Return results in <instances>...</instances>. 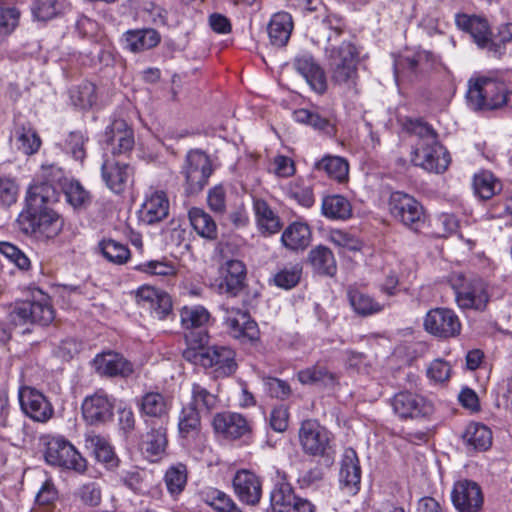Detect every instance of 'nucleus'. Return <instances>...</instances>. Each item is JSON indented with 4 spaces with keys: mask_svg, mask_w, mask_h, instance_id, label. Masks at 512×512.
Masks as SVG:
<instances>
[{
    "mask_svg": "<svg viewBox=\"0 0 512 512\" xmlns=\"http://www.w3.org/2000/svg\"><path fill=\"white\" fill-rule=\"evenodd\" d=\"M56 201L57 195L51 186L31 185L26 196V210L18 218L22 231L48 239L56 237L62 230L63 221L48 206Z\"/></svg>",
    "mask_w": 512,
    "mask_h": 512,
    "instance_id": "1",
    "label": "nucleus"
},
{
    "mask_svg": "<svg viewBox=\"0 0 512 512\" xmlns=\"http://www.w3.org/2000/svg\"><path fill=\"white\" fill-rule=\"evenodd\" d=\"M467 101L474 110L512 108V91L501 81L479 77L469 81Z\"/></svg>",
    "mask_w": 512,
    "mask_h": 512,
    "instance_id": "2",
    "label": "nucleus"
},
{
    "mask_svg": "<svg viewBox=\"0 0 512 512\" xmlns=\"http://www.w3.org/2000/svg\"><path fill=\"white\" fill-rule=\"evenodd\" d=\"M449 282L459 308L478 312L486 310L492 293L489 285L482 278L452 273Z\"/></svg>",
    "mask_w": 512,
    "mask_h": 512,
    "instance_id": "3",
    "label": "nucleus"
},
{
    "mask_svg": "<svg viewBox=\"0 0 512 512\" xmlns=\"http://www.w3.org/2000/svg\"><path fill=\"white\" fill-rule=\"evenodd\" d=\"M325 52L332 81L347 87L355 86L358 77L356 47L351 42H342L337 47H326Z\"/></svg>",
    "mask_w": 512,
    "mask_h": 512,
    "instance_id": "4",
    "label": "nucleus"
},
{
    "mask_svg": "<svg viewBox=\"0 0 512 512\" xmlns=\"http://www.w3.org/2000/svg\"><path fill=\"white\" fill-rule=\"evenodd\" d=\"M389 211L396 220L415 233H420L426 226L423 206L409 194L393 192L389 198Z\"/></svg>",
    "mask_w": 512,
    "mask_h": 512,
    "instance_id": "5",
    "label": "nucleus"
},
{
    "mask_svg": "<svg viewBox=\"0 0 512 512\" xmlns=\"http://www.w3.org/2000/svg\"><path fill=\"white\" fill-rule=\"evenodd\" d=\"M185 177V191L189 195L198 194L207 185L213 173L209 156L200 150H192L186 156L182 169Z\"/></svg>",
    "mask_w": 512,
    "mask_h": 512,
    "instance_id": "6",
    "label": "nucleus"
},
{
    "mask_svg": "<svg viewBox=\"0 0 512 512\" xmlns=\"http://www.w3.org/2000/svg\"><path fill=\"white\" fill-rule=\"evenodd\" d=\"M186 343L206 345L209 335L207 324L210 313L203 306L183 307L180 313Z\"/></svg>",
    "mask_w": 512,
    "mask_h": 512,
    "instance_id": "7",
    "label": "nucleus"
},
{
    "mask_svg": "<svg viewBox=\"0 0 512 512\" xmlns=\"http://www.w3.org/2000/svg\"><path fill=\"white\" fill-rule=\"evenodd\" d=\"M455 21L459 29L471 35L479 48L488 49L494 54L501 55L500 44L493 39V33L486 18L478 15L458 14Z\"/></svg>",
    "mask_w": 512,
    "mask_h": 512,
    "instance_id": "8",
    "label": "nucleus"
},
{
    "mask_svg": "<svg viewBox=\"0 0 512 512\" xmlns=\"http://www.w3.org/2000/svg\"><path fill=\"white\" fill-rule=\"evenodd\" d=\"M424 328L433 336L448 339L460 334L461 323L453 310L434 308L426 314Z\"/></svg>",
    "mask_w": 512,
    "mask_h": 512,
    "instance_id": "9",
    "label": "nucleus"
},
{
    "mask_svg": "<svg viewBox=\"0 0 512 512\" xmlns=\"http://www.w3.org/2000/svg\"><path fill=\"white\" fill-rule=\"evenodd\" d=\"M224 324L228 334L241 342H255L259 340L260 332L257 323L251 319L246 311L239 308H224Z\"/></svg>",
    "mask_w": 512,
    "mask_h": 512,
    "instance_id": "10",
    "label": "nucleus"
},
{
    "mask_svg": "<svg viewBox=\"0 0 512 512\" xmlns=\"http://www.w3.org/2000/svg\"><path fill=\"white\" fill-rule=\"evenodd\" d=\"M411 161L429 172L443 173L450 164V156L437 140L435 144L418 145L413 151Z\"/></svg>",
    "mask_w": 512,
    "mask_h": 512,
    "instance_id": "11",
    "label": "nucleus"
},
{
    "mask_svg": "<svg viewBox=\"0 0 512 512\" xmlns=\"http://www.w3.org/2000/svg\"><path fill=\"white\" fill-rule=\"evenodd\" d=\"M393 411L402 419L426 417L433 412V405L423 396L411 391H400L391 399Z\"/></svg>",
    "mask_w": 512,
    "mask_h": 512,
    "instance_id": "12",
    "label": "nucleus"
},
{
    "mask_svg": "<svg viewBox=\"0 0 512 512\" xmlns=\"http://www.w3.org/2000/svg\"><path fill=\"white\" fill-rule=\"evenodd\" d=\"M53 307L47 302H22L17 304L10 313V319L14 325H22L27 322L49 325L54 320Z\"/></svg>",
    "mask_w": 512,
    "mask_h": 512,
    "instance_id": "13",
    "label": "nucleus"
},
{
    "mask_svg": "<svg viewBox=\"0 0 512 512\" xmlns=\"http://www.w3.org/2000/svg\"><path fill=\"white\" fill-rule=\"evenodd\" d=\"M101 176L112 192L121 194L133 183L134 169L129 163L107 158L102 164Z\"/></svg>",
    "mask_w": 512,
    "mask_h": 512,
    "instance_id": "14",
    "label": "nucleus"
},
{
    "mask_svg": "<svg viewBox=\"0 0 512 512\" xmlns=\"http://www.w3.org/2000/svg\"><path fill=\"white\" fill-rule=\"evenodd\" d=\"M212 427L218 436L229 440L246 437L252 432L250 423L242 414L229 411L215 414Z\"/></svg>",
    "mask_w": 512,
    "mask_h": 512,
    "instance_id": "15",
    "label": "nucleus"
},
{
    "mask_svg": "<svg viewBox=\"0 0 512 512\" xmlns=\"http://www.w3.org/2000/svg\"><path fill=\"white\" fill-rule=\"evenodd\" d=\"M451 498L459 512H479L484 501L480 486L467 479L459 480L454 484Z\"/></svg>",
    "mask_w": 512,
    "mask_h": 512,
    "instance_id": "16",
    "label": "nucleus"
},
{
    "mask_svg": "<svg viewBox=\"0 0 512 512\" xmlns=\"http://www.w3.org/2000/svg\"><path fill=\"white\" fill-rule=\"evenodd\" d=\"M23 412L37 422H46L53 415V407L48 399L34 388L25 387L19 392Z\"/></svg>",
    "mask_w": 512,
    "mask_h": 512,
    "instance_id": "17",
    "label": "nucleus"
},
{
    "mask_svg": "<svg viewBox=\"0 0 512 512\" xmlns=\"http://www.w3.org/2000/svg\"><path fill=\"white\" fill-rule=\"evenodd\" d=\"M293 67L304 77L313 91L318 94L326 92L327 80L325 72L311 55L303 54L295 57Z\"/></svg>",
    "mask_w": 512,
    "mask_h": 512,
    "instance_id": "18",
    "label": "nucleus"
},
{
    "mask_svg": "<svg viewBox=\"0 0 512 512\" xmlns=\"http://www.w3.org/2000/svg\"><path fill=\"white\" fill-rule=\"evenodd\" d=\"M220 275V291L230 296H237L245 286L246 266L240 260H228L221 266Z\"/></svg>",
    "mask_w": 512,
    "mask_h": 512,
    "instance_id": "19",
    "label": "nucleus"
},
{
    "mask_svg": "<svg viewBox=\"0 0 512 512\" xmlns=\"http://www.w3.org/2000/svg\"><path fill=\"white\" fill-rule=\"evenodd\" d=\"M114 405L106 394L96 392L88 396L82 403V415L88 424H100L113 416Z\"/></svg>",
    "mask_w": 512,
    "mask_h": 512,
    "instance_id": "20",
    "label": "nucleus"
},
{
    "mask_svg": "<svg viewBox=\"0 0 512 512\" xmlns=\"http://www.w3.org/2000/svg\"><path fill=\"white\" fill-rule=\"evenodd\" d=\"M341 489L348 495L354 496L360 490L361 467L356 450H346L341 462L339 473Z\"/></svg>",
    "mask_w": 512,
    "mask_h": 512,
    "instance_id": "21",
    "label": "nucleus"
},
{
    "mask_svg": "<svg viewBox=\"0 0 512 512\" xmlns=\"http://www.w3.org/2000/svg\"><path fill=\"white\" fill-rule=\"evenodd\" d=\"M105 141L112 146L113 155H121L130 152L135 144L133 130L128 124L117 119L107 127L105 131Z\"/></svg>",
    "mask_w": 512,
    "mask_h": 512,
    "instance_id": "22",
    "label": "nucleus"
},
{
    "mask_svg": "<svg viewBox=\"0 0 512 512\" xmlns=\"http://www.w3.org/2000/svg\"><path fill=\"white\" fill-rule=\"evenodd\" d=\"M93 365L99 374L108 377H128L134 371L133 364L115 352L98 354Z\"/></svg>",
    "mask_w": 512,
    "mask_h": 512,
    "instance_id": "23",
    "label": "nucleus"
},
{
    "mask_svg": "<svg viewBox=\"0 0 512 512\" xmlns=\"http://www.w3.org/2000/svg\"><path fill=\"white\" fill-rule=\"evenodd\" d=\"M233 487L240 501L248 505L257 504L261 498L260 480L250 471H238L233 479Z\"/></svg>",
    "mask_w": 512,
    "mask_h": 512,
    "instance_id": "24",
    "label": "nucleus"
},
{
    "mask_svg": "<svg viewBox=\"0 0 512 512\" xmlns=\"http://www.w3.org/2000/svg\"><path fill=\"white\" fill-rule=\"evenodd\" d=\"M205 368H214L219 376H230L235 373L237 363L235 352L225 346H211L206 349Z\"/></svg>",
    "mask_w": 512,
    "mask_h": 512,
    "instance_id": "25",
    "label": "nucleus"
},
{
    "mask_svg": "<svg viewBox=\"0 0 512 512\" xmlns=\"http://www.w3.org/2000/svg\"><path fill=\"white\" fill-rule=\"evenodd\" d=\"M346 296L350 307L360 317H369L380 313L384 305L374 297L359 289L356 285H349L346 289Z\"/></svg>",
    "mask_w": 512,
    "mask_h": 512,
    "instance_id": "26",
    "label": "nucleus"
},
{
    "mask_svg": "<svg viewBox=\"0 0 512 512\" xmlns=\"http://www.w3.org/2000/svg\"><path fill=\"white\" fill-rule=\"evenodd\" d=\"M169 200L163 191H153L145 200L140 210L141 220L155 224L168 216Z\"/></svg>",
    "mask_w": 512,
    "mask_h": 512,
    "instance_id": "27",
    "label": "nucleus"
},
{
    "mask_svg": "<svg viewBox=\"0 0 512 512\" xmlns=\"http://www.w3.org/2000/svg\"><path fill=\"white\" fill-rule=\"evenodd\" d=\"M299 439L303 448H326L330 443V432L318 421L308 419L301 424Z\"/></svg>",
    "mask_w": 512,
    "mask_h": 512,
    "instance_id": "28",
    "label": "nucleus"
},
{
    "mask_svg": "<svg viewBox=\"0 0 512 512\" xmlns=\"http://www.w3.org/2000/svg\"><path fill=\"white\" fill-rule=\"evenodd\" d=\"M293 30V20L289 13H275L267 27L270 43L276 47H284L288 43Z\"/></svg>",
    "mask_w": 512,
    "mask_h": 512,
    "instance_id": "29",
    "label": "nucleus"
},
{
    "mask_svg": "<svg viewBox=\"0 0 512 512\" xmlns=\"http://www.w3.org/2000/svg\"><path fill=\"white\" fill-rule=\"evenodd\" d=\"M48 464L65 469H73L82 473L86 470L87 462L78 450H46L44 454Z\"/></svg>",
    "mask_w": 512,
    "mask_h": 512,
    "instance_id": "30",
    "label": "nucleus"
},
{
    "mask_svg": "<svg viewBox=\"0 0 512 512\" xmlns=\"http://www.w3.org/2000/svg\"><path fill=\"white\" fill-rule=\"evenodd\" d=\"M311 237L312 233L308 224L293 222L283 231L281 241L287 249L298 251L309 246Z\"/></svg>",
    "mask_w": 512,
    "mask_h": 512,
    "instance_id": "31",
    "label": "nucleus"
},
{
    "mask_svg": "<svg viewBox=\"0 0 512 512\" xmlns=\"http://www.w3.org/2000/svg\"><path fill=\"white\" fill-rule=\"evenodd\" d=\"M307 262L314 272L319 275L334 276L337 272V264L333 252L324 245H318L311 249L307 256Z\"/></svg>",
    "mask_w": 512,
    "mask_h": 512,
    "instance_id": "32",
    "label": "nucleus"
},
{
    "mask_svg": "<svg viewBox=\"0 0 512 512\" xmlns=\"http://www.w3.org/2000/svg\"><path fill=\"white\" fill-rule=\"evenodd\" d=\"M126 47L134 53L156 47L160 40V34L152 28L129 30L124 34Z\"/></svg>",
    "mask_w": 512,
    "mask_h": 512,
    "instance_id": "33",
    "label": "nucleus"
},
{
    "mask_svg": "<svg viewBox=\"0 0 512 512\" xmlns=\"http://www.w3.org/2000/svg\"><path fill=\"white\" fill-rule=\"evenodd\" d=\"M255 216L260 231L264 234H275L281 227L280 218L263 199H255L253 203Z\"/></svg>",
    "mask_w": 512,
    "mask_h": 512,
    "instance_id": "34",
    "label": "nucleus"
},
{
    "mask_svg": "<svg viewBox=\"0 0 512 512\" xmlns=\"http://www.w3.org/2000/svg\"><path fill=\"white\" fill-rule=\"evenodd\" d=\"M188 217L193 229L199 236L209 240L217 238V225L206 211L193 207L189 210Z\"/></svg>",
    "mask_w": 512,
    "mask_h": 512,
    "instance_id": "35",
    "label": "nucleus"
},
{
    "mask_svg": "<svg viewBox=\"0 0 512 512\" xmlns=\"http://www.w3.org/2000/svg\"><path fill=\"white\" fill-rule=\"evenodd\" d=\"M322 212L330 219L346 220L352 216V206L344 196L330 195L322 201Z\"/></svg>",
    "mask_w": 512,
    "mask_h": 512,
    "instance_id": "36",
    "label": "nucleus"
},
{
    "mask_svg": "<svg viewBox=\"0 0 512 512\" xmlns=\"http://www.w3.org/2000/svg\"><path fill=\"white\" fill-rule=\"evenodd\" d=\"M89 137L82 130H74L67 134L63 140L62 148L66 154H69L75 161L82 163L87 155V143Z\"/></svg>",
    "mask_w": 512,
    "mask_h": 512,
    "instance_id": "37",
    "label": "nucleus"
},
{
    "mask_svg": "<svg viewBox=\"0 0 512 512\" xmlns=\"http://www.w3.org/2000/svg\"><path fill=\"white\" fill-rule=\"evenodd\" d=\"M169 409V400L159 392H148L141 399L140 410L148 417L161 418Z\"/></svg>",
    "mask_w": 512,
    "mask_h": 512,
    "instance_id": "38",
    "label": "nucleus"
},
{
    "mask_svg": "<svg viewBox=\"0 0 512 512\" xmlns=\"http://www.w3.org/2000/svg\"><path fill=\"white\" fill-rule=\"evenodd\" d=\"M61 190L67 202L75 209H86L91 203V194L77 180H65Z\"/></svg>",
    "mask_w": 512,
    "mask_h": 512,
    "instance_id": "39",
    "label": "nucleus"
},
{
    "mask_svg": "<svg viewBox=\"0 0 512 512\" xmlns=\"http://www.w3.org/2000/svg\"><path fill=\"white\" fill-rule=\"evenodd\" d=\"M464 443L473 448H490L492 445V431L480 423H470L462 435Z\"/></svg>",
    "mask_w": 512,
    "mask_h": 512,
    "instance_id": "40",
    "label": "nucleus"
},
{
    "mask_svg": "<svg viewBox=\"0 0 512 512\" xmlns=\"http://www.w3.org/2000/svg\"><path fill=\"white\" fill-rule=\"evenodd\" d=\"M315 169L324 171L328 177L342 182L348 177L349 165L338 156H325L315 163Z\"/></svg>",
    "mask_w": 512,
    "mask_h": 512,
    "instance_id": "41",
    "label": "nucleus"
},
{
    "mask_svg": "<svg viewBox=\"0 0 512 512\" xmlns=\"http://www.w3.org/2000/svg\"><path fill=\"white\" fill-rule=\"evenodd\" d=\"M297 376L298 380L305 385L322 383L328 386L336 384L338 380V377L335 373L329 371L325 366L319 364L299 371Z\"/></svg>",
    "mask_w": 512,
    "mask_h": 512,
    "instance_id": "42",
    "label": "nucleus"
},
{
    "mask_svg": "<svg viewBox=\"0 0 512 512\" xmlns=\"http://www.w3.org/2000/svg\"><path fill=\"white\" fill-rule=\"evenodd\" d=\"M270 501L274 512H290L296 496L288 483H279L272 490Z\"/></svg>",
    "mask_w": 512,
    "mask_h": 512,
    "instance_id": "43",
    "label": "nucleus"
},
{
    "mask_svg": "<svg viewBox=\"0 0 512 512\" xmlns=\"http://www.w3.org/2000/svg\"><path fill=\"white\" fill-rule=\"evenodd\" d=\"M473 187L475 194L482 200L491 199L501 190L500 182L488 171H483L474 176Z\"/></svg>",
    "mask_w": 512,
    "mask_h": 512,
    "instance_id": "44",
    "label": "nucleus"
},
{
    "mask_svg": "<svg viewBox=\"0 0 512 512\" xmlns=\"http://www.w3.org/2000/svg\"><path fill=\"white\" fill-rule=\"evenodd\" d=\"M70 98L74 106L88 109L97 101L96 86L92 82L83 81L70 91Z\"/></svg>",
    "mask_w": 512,
    "mask_h": 512,
    "instance_id": "45",
    "label": "nucleus"
},
{
    "mask_svg": "<svg viewBox=\"0 0 512 512\" xmlns=\"http://www.w3.org/2000/svg\"><path fill=\"white\" fill-rule=\"evenodd\" d=\"M17 149L26 155L35 154L40 146L41 139L37 132L31 127L21 126L15 131Z\"/></svg>",
    "mask_w": 512,
    "mask_h": 512,
    "instance_id": "46",
    "label": "nucleus"
},
{
    "mask_svg": "<svg viewBox=\"0 0 512 512\" xmlns=\"http://www.w3.org/2000/svg\"><path fill=\"white\" fill-rule=\"evenodd\" d=\"M101 254L111 263L124 264L130 258L128 247L113 239H105L99 243Z\"/></svg>",
    "mask_w": 512,
    "mask_h": 512,
    "instance_id": "47",
    "label": "nucleus"
},
{
    "mask_svg": "<svg viewBox=\"0 0 512 512\" xmlns=\"http://www.w3.org/2000/svg\"><path fill=\"white\" fill-rule=\"evenodd\" d=\"M200 415L198 410L191 405L184 407L179 417V433L182 437L193 436L200 429Z\"/></svg>",
    "mask_w": 512,
    "mask_h": 512,
    "instance_id": "48",
    "label": "nucleus"
},
{
    "mask_svg": "<svg viewBox=\"0 0 512 512\" xmlns=\"http://www.w3.org/2000/svg\"><path fill=\"white\" fill-rule=\"evenodd\" d=\"M19 10L12 5V0H0V35L10 34L18 25Z\"/></svg>",
    "mask_w": 512,
    "mask_h": 512,
    "instance_id": "49",
    "label": "nucleus"
},
{
    "mask_svg": "<svg viewBox=\"0 0 512 512\" xmlns=\"http://www.w3.org/2000/svg\"><path fill=\"white\" fill-rule=\"evenodd\" d=\"M294 117L295 120L299 123L310 125L314 129L323 131L327 134L334 133V126L330 123V121L316 112L310 111L308 109H298L294 112Z\"/></svg>",
    "mask_w": 512,
    "mask_h": 512,
    "instance_id": "50",
    "label": "nucleus"
},
{
    "mask_svg": "<svg viewBox=\"0 0 512 512\" xmlns=\"http://www.w3.org/2000/svg\"><path fill=\"white\" fill-rule=\"evenodd\" d=\"M219 402L218 395L210 391L207 387L200 383H194L192 385V403L189 405L202 407L208 412L215 409Z\"/></svg>",
    "mask_w": 512,
    "mask_h": 512,
    "instance_id": "51",
    "label": "nucleus"
},
{
    "mask_svg": "<svg viewBox=\"0 0 512 512\" xmlns=\"http://www.w3.org/2000/svg\"><path fill=\"white\" fill-rule=\"evenodd\" d=\"M38 177L41 181L33 185H49L54 189L56 195L57 187L61 189L65 180H68L65 177L63 169L55 164H43Z\"/></svg>",
    "mask_w": 512,
    "mask_h": 512,
    "instance_id": "52",
    "label": "nucleus"
},
{
    "mask_svg": "<svg viewBox=\"0 0 512 512\" xmlns=\"http://www.w3.org/2000/svg\"><path fill=\"white\" fill-rule=\"evenodd\" d=\"M405 129L409 133L419 138L416 147H418V145H425L428 143L435 144V141L438 140L437 134L434 131V129L427 123L422 122L421 120L408 119L405 122Z\"/></svg>",
    "mask_w": 512,
    "mask_h": 512,
    "instance_id": "53",
    "label": "nucleus"
},
{
    "mask_svg": "<svg viewBox=\"0 0 512 512\" xmlns=\"http://www.w3.org/2000/svg\"><path fill=\"white\" fill-rule=\"evenodd\" d=\"M301 275L302 266L300 264L286 266L275 274L274 283L280 288L291 289L299 283Z\"/></svg>",
    "mask_w": 512,
    "mask_h": 512,
    "instance_id": "54",
    "label": "nucleus"
},
{
    "mask_svg": "<svg viewBox=\"0 0 512 512\" xmlns=\"http://www.w3.org/2000/svg\"><path fill=\"white\" fill-rule=\"evenodd\" d=\"M205 502L218 512H242L228 495L216 489L206 494Z\"/></svg>",
    "mask_w": 512,
    "mask_h": 512,
    "instance_id": "55",
    "label": "nucleus"
},
{
    "mask_svg": "<svg viewBox=\"0 0 512 512\" xmlns=\"http://www.w3.org/2000/svg\"><path fill=\"white\" fill-rule=\"evenodd\" d=\"M288 194L291 198L306 208H310L315 202L312 187L304 185L300 181L290 183Z\"/></svg>",
    "mask_w": 512,
    "mask_h": 512,
    "instance_id": "56",
    "label": "nucleus"
},
{
    "mask_svg": "<svg viewBox=\"0 0 512 512\" xmlns=\"http://www.w3.org/2000/svg\"><path fill=\"white\" fill-rule=\"evenodd\" d=\"M185 467L179 465L170 468L165 474V483L171 494H179L186 484Z\"/></svg>",
    "mask_w": 512,
    "mask_h": 512,
    "instance_id": "57",
    "label": "nucleus"
},
{
    "mask_svg": "<svg viewBox=\"0 0 512 512\" xmlns=\"http://www.w3.org/2000/svg\"><path fill=\"white\" fill-rule=\"evenodd\" d=\"M137 269L157 276H172L176 274V267L165 260H151L138 265Z\"/></svg>",
    "mask_w": 512,
    "mask_h": 512,
    "instance_id": "58",
    "label": "nucleus"
},
{
    "mask_svg": "<svg viewBox=\"0 0 512 512\" xmlns=\"http://www.w3.org/2000/svg\"><path fill=\"white\" fill-rule=\"evenodd\" d=\"M0 253L12 261L18 268L22 270L29 269V258L15 245L9 242H0Z\"/></svg>",
    "mask_w": 512,
    "mask_h": 512,
    "instance_id": "59",
    "label": "nucleus"
},
{
    "mask_svg": "<svg viewBox=\"0 0 512 512\" xmlns=\"http://www.w3.org/2000/svg\"><path fill=\"white\" fill-rule=\"evenodd\" d=\"M31 10L35 18L47 21L57 14V0H34Z\"/></svg>",
    "mask_w": 512,
    "mask_h": 512,
    "instance_id": "60",
    "label": "nucleus"
},
{
    "mask_svg": "<svg viewBox=\"0 0 512 512\" xmlns=\"http://www.w3.org/2000/svg\"><path fill=\"white\" fill-rule=\"evenodd\" d=\"M207 203L214 213L223 215L226 212V191L224 187L218 185L211 188L208 191Z\"/></svg>",
    "mask_w": 512,
    "mask_h": 512,
    "instance_id": "61",
    "label": "nucleus"
},
{
    "mask_svg": "<svg viewBox=\"0 0 512 512\" xmlns=\"http://www.w3.org/2000/svg\"><path fill=\"white\" fill-rule=\"evenodd\" d=\"M328 239L334 245L351 251H358L361 248V243L356 238L342 230H331Z\"/></svg>",
    "mask_w": 512,
    "mask_h": 512,
    "instance_id": "62",
    "label": "nucleus"
},
{
    "mask_svg": "<svg viewBox=\"0 0 512 512\" xmlns=\"http://www.w3.org/2000/svg\"><path fill=\"white\" fill-rule=\"evenodd\" d=\"M451 375L450 364L443 359H435L427 370V376L437 383L448 381Z\"/></svg>",
    "mask_w": 512,
    "mask_h": 512,
    "instance_id": "63",
    "label": "nucleus"
},
{
    "mask_svg": "<svg viewBox=\"0 0 512 512\" xmlns=\"http://www.w3.org/2000/svg\"><path fill=\"white\" fill-rule=\"evenodd\" d=\"M264 386L266 391L271 397L278 399H286L291 394V388L289 384L281 379L274 377H267L264 379Z\"/></svg>",
    "mask_w": 512,
    "mask_h": 512,
    "instance_id": "64",
    "label": "nucleus"
}]
</instances>
